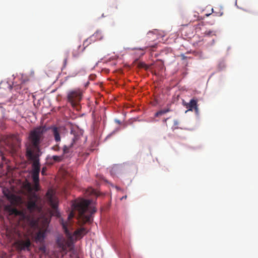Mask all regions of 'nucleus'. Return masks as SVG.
I'll return each instance as SVG.
<instances>
[{
  "mask_svg": "<svg viewBox=\"0 0 258 258\" xmlns=\"http://www.w3.org/2000/svg\"><path fill=\"white\" fill-rule=\"evenodd\" d=\"M28 159L32 162L31 176L34 182L32 185L30 182H26L23 184V188L28 195L27 204V210H42V199L36 194L40 189L39 173L40 172V163L39 155L28 150L26 153Z\"/></svg>",
  "mask_w": 258,
  "mask_h": 258,
  "instance_id": "f257e3e1",
  "label": "nucleus"
},
{
  "mask_svg": "<svg viewBox=\"0 0 258 258\" xmlns=\"http://www.w3.org/2000/svg\"><path fill=\"white\" fill-rule=\"evenodd\" d=\"M47 131L48 127L45 126H39L31 130L27 138L28 142L26 144V152L28 150L33 153L35 151L39 152Z\"/></svg>",
  "mask_w": 258,
  "mask_h": 258,
  "instance_id": "f03ea898",
  "label": "nucleus"
},
{
  "mask_svg": "<svg viewBox=\"0 0 258 258\" xmlns=\"http://www.w3.org/2000/svg\"><path fill=\"white\" fill-rule=\"evenodd\" d=\"M10 214H14L16 216H20L22 220L26 221L30 224V226L33 228H39L40 226H45L49 222V219L45 217L42 212L43 211H37L39 217L35 218L33 217L35 211H29L30 213L28 215H26V211H8Z\"/></svg>",
  "mask_w": 258,
  "mask_h": 258,
  "instance_id": "7ed1b4c3",
  "label": "nucleus"
},
{
  "mask_svg": "<svg viewBox=\"0 0 258 258\" xmlns=\"http://www.w3.org/2000/svg\"><path fill=\"white\" fill-rule=\"evenodd\" d=\"M83 98V91L80 89H75L68 91L67 99L73 107L79 105Z\"/></svg>",
  "mask_w": 258,
  "mask_h": 258,
  "instance_id": "20e7f679",
  "label": "nucleus"
},
{
  "mask_svg": "<svg viewBox=\"0 0 258 258\" xmlns=\"http://www.w3.org/2000/svg\"><path fill=\"white\" fill-rule=\"evenodd\" d=\"M92 202L90 200H85L84 199H77L72 202V210H94V208L92 209L91 205Z\"/></svg>",
  "mask_w": 258,
  "mask_h": 258,
  "instance_id": "39448f33",
  "label": "nucleus"
},
{
  "mask_svg": "<svg viewBox=\"0 0 258 258\" xmlns=\"http://www.w3.org/2000/svg\"><path fill=\"white\" fill-rule=\"evenodd\" d=\"M21 140L18 136L11 135L6 140V144L13 152H16L20 148Z\"/></svg>",
  "mask_w": 258,
  "mask_h": 258,
  "instance_id": "423d86ee",
  "label": "nucleus"
},
{
  "mask_svg": "<svg viewBox=\"0 0 258 258\" xmlns=\"http://www.w3.org/2000/svg\"><path fill=\"white\" fill-rule=\"evenodd\" d=\"M71 212L68 216L67 220L64 221L63 219H60V223L61 225L63 231L68 237H71L72 232H70V229L72 226L71 219L74 217L75 211H71Z\"/></svg>",
  "mask_w": 258,
  "mask_h": 258,
  "instance_id": "0eeeda50",
  "label": "nucleus"
},
{
  "mask_svg": "<svg viewBox=\"0 0 258 258\" xmlns=\"http://www.w3.org/2000/svg\"><path fill=\"white\" fill-rule=\"evenodd\" d=\"M46 197L48 204L51 207L53 210H57L58 201L52 189H49L47 191L46 194Z\"/></svg>",
  "mask_w": 258,
  "mask_h": 258,
  "instance_id": "6e6552de",
  "label": "nucleus"
},
{
  "mask_svg": "<svg viewBox=\"0 0 258 258\" xmlns=\"http://www.w3.org/2000/svg\"><path fill=\"white\" fill-rule=\"evenodd\" d=\"M16 248L19 250H30V246L31 242L29 238L26 239L25 240H19L15 242Z\"/></svg>",
  "mask_w": 258,
  "mask_h": 258,
  "instance_id": "1a4fd4ad",
  "label": "nucleus"
},
{
  "mask_svg": "<svg viewBox=\"0 0 258 258\" xmlns=\"http://www.w3.org/2000/svg\"><path fill=\"white\" fill-rule=\"evenodd\" d=\"M103 36L101 31L99 30H97L96 32L93 34L90 38L87 39L83 43V45H85L86 43V46H87L90 44L92 42L95 41L96 40H101L102 39Z\"/></svg>",
  "mask_w": 258,
  "mask_h": 258,
  "instance_id": "9d476101",
  "label": "nucleus"
},
{
  "mask_svg": "<svg viewBox=\"0 0 258 258\" xmlns=\"http://www.w3.org/2000/svg\"><path fill=\"white\" fill-rule=\"evenodd\" d=\"M79 139V135H74V137L72 139L71 143L68 145H65L63 146L62 148L63 154L64 155L66 154L69 153L70 152V150L72 148H73L74 146L76 144L77 141Z\"/></svg>",
  "mask_w": 258,
  "mask_h": 258,
  "instance_id": "9b49d317",
  "label": "nucleus"
},
{
  "mask_svg": "<svg viewBox=\"0 0 258 258\" xmlns=\"http://www.w3.org/2000/svg\"><path fill=\"white\" fill-rule=\"evenodd\" d=\"M51 130L52 134L53 135L54 140L56 142L58 143L61 141L60 134L61 133V128L55 126H52L48 128V130Z\"/></svg>",
  "mask_w": 258,
  "mask_h": 258,
  "instance_id": "f8f14e48",
  "label": "nucleus"
},
{
  "mask_svg": "<svg viewBox=\"0 0 258 258\" xmlns=\"http://www.w3.org/2000/svg\"><path fill=\"white\" fill-rule=\"evenodd\" d=\"M188 110L192 111L194 110L196 113H198V108L197 104V100L194 99H191L189 103H186L184 104Z\"/></svg>",
  "mask_w": 258,
  "mask_h": 258,
  "instance_id": "ddd939ff",
  "label": "nucleus"
},
{
  "mask_svg": "<svg viewBox=\"0 0 258 258\" xmlns=\"http://www.w3.org/2000/svg\"><path fill=\"white\" fill-rule=\"evenodd\" d=\"M3 192L7 199L12 203L16 201V196L13 194L8 188H4L3 189Z\"/></svg>",
  "mask_w": 258,
  "mask_h": 258,
  "instance_id": "4468645a",
  "label": "nucleus"
},
{
  "mask_svg": "<svg viewBox=\"0 0 258 258\" xmlns=\"http://www.w3.org/2000/svg\"><path fill=\"white\" fill-rule=\"evenodd\" d=\"M206 29V25L203 22L199 23L195 26L196 32L203 36H204V32H205Z\"/></svg>",
  "mask_w": 258,
  "mask_h": 258,
  "instance_id": "2eb2a0df",
  "label": "nucleus"
},
{
  "mask_svg": "<svg viewBox=\"0 0 258 258\" xmlns=\"http://www.w3.org/2000/svg\"><path fill=\"white\" fill-rule=\"evenodd\" d=\"M87 43L84 45V46L82 47L81 45H78L76 49H74L72 52L73 56L74 57H78L80 54L84 51Z\"/></svg>",
  "mask_w": 258,
  "mask_h": 258,
  "instance_id": "dca6fc26",
  "label": "nucleus"
},
{
  "mask_svg": "<svg viewBox=\"0 0 258 258\" xmlns=\"http://www.w3.org/2000/svg\"><path fill=\"white\" fill-rule=\"evenodd\" d=\"M87 230L85 228L78 229L74 231V234L77 237H82L87 233Z\"/></svg>",
  "mask_w": 258,
  "mask_h": 258,
  "instance_id": "f3484780",
  "label": "nucleus"
},
{
  "mask_svg": "<svg viewBox=\"0 0 258 258\" xmlns=\"http://www.w3.org/2000/svg\"><path fill=\"white\" fill-rule=\"evenodd\" d=\"M170 109L169 108H164L163 109L160 110L159 111H157L155 113V116L156 117H159V116H162L163 114H164L168 112H170Z\"/></svg>",
  "mask_w": 258,
  "mask_h": 258,
  "instance_id": "a211bd4d",
  "label": "nucleus"
},
{
  "mask_svg": "<svg viewBox=\"0 0 258 258\" xmlns=\"http://www.w3.org/2000/svg\"><path fill=\"white\" fill-rule=\"evenodd\" d=\"M216 36V32L212 30H207L206 29L205 32H204V36Z\"/></svg>",
  "mask_w": 258,
  "mask_h": 258,
  "instance_id": "6ab92c4d",
  "label": "nucleus"
},
{
  "mask_svg": "<svg viewBox=\"0 0 258 258\" xmlns=\"http://www.w3.org/2000/svg\"><path fill=\"white\" fill-rule=\"evenodd\" d=\"M192 53L195 56L198 57L199 59L205 58L203 55V52L201 51H195Z\"/></svg>",
  "mask_w": 258,
  "mask_h": 258,
  "instance_id": "aec40b11",
  "label": "nucleus"
},
{
  "mask_svg": "<svg viewBox=\"0 0 258 258\" xmlns=\"http://www.w3.org/2000/svg\"><path fill=\"white\" fill-rule=\"evenodd\" d=\"M44 233L43 232L39 231L36 236V239L37 241H40L44 239Z\"/></svg>",
  "mask_w": 258,
  "mask_h": 258,
  "instance_id": "412c9836",
  "label": "nucleus"
},
{
  "mask_svg": "<svg viewBox=\"0 0 258 258\" xmlns=\"http://www.w3.org/2000/svg\"><path fill=\"white\" fill-rule=\"evenodd\" d=\"M138 67L141 69H144L145 70H148L149 67L143 62H140L138 64Z\"/></svg>",
  "mask_w": 258,
  "mask_h": 258,
  "instance_id": "4be33fe9",
  "label": "nucleus"
},
{
  "mask_svg": "<svg viewBox=\"0 0 258 258\" xmlns=\"http://www.w3.org/2000/svg\"><path fill=\"white\" fill-rule=\"evenodd\" d=\"M52 159L54 160V161L55 162H60L62 161V159H63V156H56V155H54L52 156Z\"/></svg>",
  "mask_w": 258,
  "mask_h": 258,
  "instance_id": "5701e85b",
  "label": "nucleus"
},
{
  "mask_svg": "<svg viewBox=\"0 0 258 258\" xmlns=\"http://www.w3.org/2000/svg\"><path fill=\"white\" fill-rule=\"evenodd\" d=\"M173 122H174V127L173 129L174 130V129L178 128L177 125L179 124V121L178 120H174L173 121Z\"/></svg>",
  "mask_w": 258,
  "mask_h": 258,
  "instance_id": "b1692460",
  "label": "nucleus"
},
{
  "mask_svg": "<svg viewBox=\"0 0 258 258\" xmlns=\"http://www.w3.org/2000/svg\"><path fill=\"white\" fill-rule=\"evenodd\" d=\"M47 170V167L46 166L43 167L41 170V174L43 175H45L46 174V171Z\"/></svg>",
  "mask_w": 258,
  "mask_h": 258,
  "instance_id": "393cba45",
  "label": "nucleus"
},
{
  "mask_svg": "<svg viewBox=\"0 0 258 258\" xmlns=\"http://www.w3.org/2000/svg\"><path fill=\"white\" fill-rule=\"evenodd\" d=\"M52 149L54 151H59V146L58 145H56L53 147H52Z\"/></svg>",
  "mask_w": 258,
  "mask_h": 258,
  "instance_id": "a878e982",
  "label": "nucleus"
},
{
  "mask_svg": "<svg viewBox=\"0 0 258 258\" xmlns=\"http://www.w3.org/2000/svg\"><path fill=\"white\" fill-rule=\"evenodd\" d=\"M80 212V216H83L84 214H85V212L86 211H84V210H82V211H79Z\"/></svg>",
  "mask_w": 258,
  "mask_h": 258,
  "instance_id": "bb28decb",
  "label": "nucleus"
},
{
  "mask_svg": "<svg viewBox=\"0 0 258 258\" xmlns=\"http://www.w3.org/2000/svg\"><path fill=\"white\" fill-rule=\"evenodd\" d=\"M67 60H68V58L67 57L64 59L63 60V64H64V66L65 67L67 64Z\"/></svg>",
  "mask_w": 258,
  "mask_h": 258,
  "instance_id": "cd10ccee",
  "label": "nucleus"
},
{
  "mask_svg": "<svg viewBox=\"0 0 258 258\" xmlns=\"http://www.w3.org/2000/svg\"><path fill=\"white\" fill-rule=\"evenodd\" d=\"M4 210H17V209L16 208L11 209V208H8V207H6Z\"/></svg>",
  "mask_w": 258,
  "mask_h": 258,
  "instance_id": "c85d7f7f",
  "label": "nucleus"
},
{
  "mask_svg": "<svg viewBox=\"0 0 258 258\" xmlns=\"http://www.w3.org/2000/svg\"><path fill=\"white\" fill-rule=\"evenodd\" d=\"M60 247H61L63 251H64V250H66V246H65V245H64L62 244V245H60Z\"/></svg>",
  "mask_w": 258,
  "mask_h": 258,
  "instance_id": "c756f323",
  "label": "nucleus"
},
{
  "mask_svg": "<svg viewBox=\"0 0 258 258\" xmlns=\"http://www.w3.org/2000/svg\"><path fill=\"white\" fill-rule=\"evenodd\" d=\"M45 247L44 246H41L40 247V249L41 250V251H45Z\"/></svg>",
  "mask_w": 258,
  "mask_h": 258,
  "instance_id": "7c9ffc66",
  "label": "nucleus"
},
{
  "mask_svg": "<svg viewBox=\"0 0 258 258\" xmlns=\"http://www.w3.org/2000/svg\"><path fill=\"white\" fill-rule=\"evenodd\" d=\"M201 41H199V42H195V43H194V45H198L199 43H201Z\"/></svg>",
  "mask_w": 258,
  "mask_h": 258,
  "instance_id": "2f4dec72",
  "label": "nucleus"
},
{
  "mask_svg": "<svg viewBox=\"0 0 258 258\" xmlns=\"http://www.w3.org/2000/svg\"><path fill=\"white\" fill-rule=\"evenodd\" d=\"M115 122H117L118 124H120L121 123L120 120L117 119L115 120Z\"/></svg>",
  "mask_w": 258,
  "mask_h": 258,
  "instance_id": "473e14b6",
  "label": "nucleus"
},
{
  "mask_svg": "<svg viewBox=\"0 0 258 258\" xmlns=\"http://www.w3.org/2000/svg\"><path fill=\"white\" fill-rule=\"evenodd\" d=\"M168 119V118H165L164 119H163V121L164 122H166L167 120Z\"/></svg>",
  "mask_w": 258,
  "mask_h": 258,
  "instance_id": "72a5a7b5",
  "label": "nucleus"
},
{
  "mask_svg": "<svg viewBox=\"0 0 258 258\" xmlns=\"http://www.w3.org/2000/svg\"><path fill=\"white\" fill-rule=\"evenodd\" d=\"M124 198L126 199V196H125L124 197H122V198H121V200H122L123 199H124Z\"/></svg>",
  "mask_w": 258,
  "mask_h": 258,
  "instance_id": "f704fd0d",
  "label": "nucleus"
},
{
  "mask_svg": "<svg viewBox=\"0 0 258 258\" xmlns=\"http://www.w3.org/2000/svg\"><path fill=\"white\" fill-rule=\"evenodd\" d=\"M92 211L91 214H94L96 211L94 210V211Z\"/></svg>",
  "mask_w": 258,
  "mask_h": 258,
  "instance_id": "c9c22d12",
  "label": "nucleus"
},
{
  "mask_svg": "<svg viewBox=\"0 0 258 258\" xmlns=\"http://www.w3.org/2000/svg\"><path fill=\"white\" fill-rule=\"evenodd\" d=\"M182 56L183 59L185 58V56H184V55H182Z\"/></svg>",
  "mask_w": 258,
  "mask_h": 258,
  "instance_id": "e433bc0d",
  "label": "nucleus"
},
{
  "mask_svg": "<svg viewBox=\"0 0 258 258\" xmlns=\"http://www.w3.org/2000/svg\"><path fill=\"white\" fill-rule=\"evenodd\" d=\"M0 108H3L2 106V104L0 103Z\"/></svg>",
  "mask_w": 258,
  "mask_h": 258,
  "instance_id": "4c0bfd02",
  "label": "nucleus"
}]
</instances>
